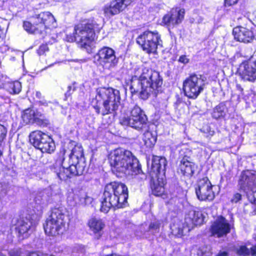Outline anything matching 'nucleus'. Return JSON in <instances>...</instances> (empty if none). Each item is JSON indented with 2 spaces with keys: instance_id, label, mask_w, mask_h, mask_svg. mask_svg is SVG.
Instances as JSON below:
<instances>
[{
  "instance_id": "ddd939ff",
  "label": "nucleus",
  "mask_w": 256,
  "mask_h": 256,
  "mask_svg": "<svg viewBox=\"0 0 256 256\" xmlns=\"http://www.w3.org/2000/svg\"><path fill=\"white\" fill-rule=\"evenodd\" d=\"M240 188L248 194L254 192L256 189V172L254 170H246L242 172L238 180Z\"/></svg>"
},
{
  "instance_id": "dca6fc26",
  "label": "nucleus",
  "mask_w": 256,
  "mask_h": 256,
  "mask_svg": "<svg viewBox=\"0 0 256 256\" xmlns=\"http://www.w3.org/2000/svg\"><path fill=\"white\" fill-rule=\"evenodd\" d=\"M129 0H113L106 5L103 10L106 16H112L122 12L128 5Z\"/></svg>"
},
{
  "instance_id": "e433bc0d",
  "label": "nucleus",
  "mask_w": 256,
  "mask_h": 256,
  "mask_svg": "<svg viewBox=\"0 0 256 256\" xmlns=\"http://www.w3.org/2000/svg\"><path fill=\"white\" fill-rule=\"evenodd\" d=\"M236 254L240 256H246L250 254V250L245 246H241L236 249Z\"/></svg>"
},
{
  "instance_id": "c9c22d12",
  "label": "nucleus",
  "mask_w": 256,
  "mask_h": 256,
  "mask_svg": "<svg viewBox=\"0 0 256 256\" xmlns=\"http://www.w3.org/2000/svg\"><path fill=\"white\" fill-rule=\"evenodd\" d=\"M197 254L198 256H210L212 254L210 248L206 246L200 248Z\"/></svg>"
},
{
  "instance_id": "13d9d810",
  "label": "nucleus",
  "mask_w": 256,
  "mask_h": 256,
  "mask_svg": "<svg viewBox=\"0 0 256 256\" xmlns=\"http://www.w3.org/2000/svg\"><path fill=\"white\" fill-rule=\"evenodd\" d=\"M116 172V174H118V173L120 174L119 172Z\"/></svg>"
},
{
  "instance_id": "bf43d9fd",
  "label": "nucleus",
  "mask_w": 256,
  "mask_h": 256,
  "mask_svg": "<svg viewBox=\"0 0 256 256\" xmlns=\"http://www.w3.org/2000/svg\"><path fill=\"white\" fill-rule=\"evenodd\" d=\"M54 256L52 255V256Z\"/></svg>"
},
{
  "instance_id": "473e14b6",
  "label": "nucleus",
  "mask_w": 256,
  "mask_h": 256,
  "mask_svg": "<svg viewBox=\"0 0 256 256\" xmlns=\"http://www.w3.org/2000/svg\"><path fill=\"white\" fill-rule=\"evenodd\" d=\"M225 106L224 105L220 104L217 106L213 110L212 113V116L218 119L222 116H223L225 114Z\"/></svg>"
},
{
  "instance_id": "8fccbe9b",
  "label": "nucleus",
  "mask_w": 256,
  "mask_h": 256,
  "mask_svg": "<svg viewBox=\"0 0 256 256\" xmlns=\"http://www.w3.org/2000/svg\"><path fill=\"white\" fill-rule=\"evenodd\" d=\"M250 250V254L252 256H256V246H252Z\"/></svg>"
},
{
  "instance_id": "603ef678",
  "label": "nucleus",
  "mask_w": 256,
  "mask_h": 256,
  "mask_svg": "<svg viewBox=\"0 0 256 256\" xmlns=\"http://www.w3.org/2000/svg\"><path fill=\"white\" fill-rule=\"evenodd\" d=\"M217 256H228V253L226 252H220Z\"/></svg>"
},
{
  "instance_id": "5701e85b",
  "label": "nucleus",
  "mask_w": 256,
  "mask_h": 256,
  "mask_svg": "<svg viewBox=\"0 0 256 256\" xmlns=\"http://www.w3.org/2000/svg\"><path fill=\"white\" fill-rule=\"evenodd\" d=\"M190 228V226H187L186 223L178 219L174 220L170 226L172 234L178 236L183 235L185 230L189 231Z\"/></svg>"
},
{
  "instance_id": "79ce46f5",
  "label": "nucleus",
  "mask_w": 256,
  "mask_h": 256,
  "mask_svg": "<svg viewBox=\"0 0 256 256\" xmlns=\"http://www.w3.org/2000/svg\"><path fill=\"white\" fill-rule=\"evenodd\" d=\"M9 256H26L25 252L20 250L10 251L9 252Z\"/></svg>"
},
{
  "instance_id": "864d4df0",
  "label": "nucleus",
  "mask_w": 256,
  "mask_h": 256,
  "mask_svg": "<svg viewBox=\"0 0 256 256\" xmlns=\"http://www.w3.org/2000/svg\"><path fill=\"white\" fill-rule=\"evenodd\" d=\"M40 94H41L40 92H36V96L38 97H39L40 96Z\"/></svg>"
},
{
  "instance_id": "7ed1b4c3",
  "label": "nucleus",
  "mask_w": 256,
  "mask_h": 256,
  "mask_svg": "<svg viewBox=\"0 0 256 256\" xmlns=\"http://www.w3.org/2000/svg\"><path fill=\"white\" fill-rule=\"evenodd\" d=\"M128 198V188L124 184L116 182H110L104 188L100 210L107 213L112 208H122L127 204Z\"/></svg>"
},
{
  "instance_id": "2f4dec72",
  "label": "nucleus",
  "mask_w": 256,
  "mask_h": 256,
  "mask_svg": "<svg viewBox=\"0 0 256 256\" xmlns=\"http://www.w3.org/2000/svg\"><path fill=\"white\" fill-rule=\"evenodd\" d=\"M83 150L82 146H75L71 150L69 155L68 161H74V163H78V160H82Z\"/></svg>"
},
{
  "instance_id": "4be33fe9",
  "label": "nucleus",
  "mask_w": 256,
  "mask_h": 256,
  "mask_svg": "<svg viewBox=\"0 0 256 256\" xmlns=\"http://www.w3.org/2000/svg\"><path fill=\"white\" fill-rule=\"evenodd\" d=\"M62 166L60 168L58 172H56L58 177L62 180H66L72 176H74L70 170V166L64 158L62 164Z\"/></svg>"
},
{
  "instance_id": "72a5a7b5",
  "label": "nucleus",
  "mask_w": 256,
  "mask_h": 256,
  "mask_svg": "<svg viewBox=\"0 0 256 256\" xmlns=\"http://www.w3.org/2000/svg\"><path fill=\"white\" fill-rule=\"evenodd\" d=\"M9 88L11 93L18 94L21 91V84L18 81L11 82L9 84Z\"/></svg>"
},
{
  "instance_id": "4c0bfd02",
  "label": "nucleus",
  "mask_w": 256,
  "mask_h": 256,
  "mask_svg": "<svg viewBox=\"0 0 256 256\" xmlns=\"http://www.w3.org/2000/svg\"><path fill=\"white\" fill-rule=\"evenodd\" d=\"M39 14H36L32 17V20L33 22L34 23V24L36 26V27L38 28V32L40 33L42 32V22H41V19L39 18Z\"/></svg>"
},
{
  "instance_id": "1a4fd4ad",
  "label": "nucleus",
  "mask_w": 256,
  "mask_h": 256,
  "mask_svg": "<svg viewBox=\"0 0 256 256\" xmlns=\"http://www.w3.org/2000/svg\"><path fill=\"white\" fill-rule=\"evenodd\" d=\"M147 118L141 108L135 105L130 110V116L123 118L120 122L124 126H129L137 130H143L148 128Z\"/></svg>"
},
{
  "instance_id": "20e7f679",
  "label": "nucleus",
  "mask_w": 256,
  "mask_h": 256,
  "mask_svg": "<svg viewBox=\"0 0 256 256\" xmlns=\"http://www.w3.org/2000/svg\"><path fill=\"white\" fill-rule=\"evenodd\" d=\"M96 92L98 104L94 106L96 112L102 116L114 113L120 104L119 90L112 88H100Z\"/></svg>"
},
{
  "instance_id": "c756f323",
  "label": "nucleus",
  "mask_w": 256,
  "mask_h": 256,
  "mask_svg": "<svg viewBox=\"0 0 256 256\" xmlns=\"http://www.w3.org/2000/svg\"><path fill=\"white\" fill-rule=\"evenodd\" d=\"M74 200L75 204H86L90 203L92 201V198L88 196L87 194L84 191H78L74 194Z\"/></svg>"
},
{
  "instance_id": "b1692460",
  "label": "nucleus",
  "mask_w": 256,
  "mask_h": 256,
  "mask_svg": "<svg viewBox=\"0 0 256 256\" xmlns=\"http://www.w3.org/2000/svg\"><path fill=\"white\" fill-rule=\"evenodd\" d=\"M88 225L90 230L95 234L100 232L105 226L102 220L96 217L90 218L88 221Z\"/></svg>"
},
{
  "instance_id": "6e6552de",
  "label": "nucleus",
  "mask_w": 256,
  "mask_h": 256,
  "mask_svg": "<svg viewBox=\"0 0 256 256\" xmlns=\"http://www.w3.org/2000/svg\"><path fill=\"white\" fill-rule=\"evenodd\" d=\"M74 34V38H71L68 40L72 42L74 40L82 46L89 44L95 37L93 25L88 23H80L75 26Z\"/></svg>"
},
{
  "instance_id": "a211bd4d",
  "label": "nucleus",
  "mask_w": 256,
  "mask_h": 256,
  "mask_svg": "<svg viewBox=\"0 0 256 256\" xmlns=\"http://www.w3.org/2000/svg\"><path fill=\"white\" fill-rule=\"evenodd\" d=\"M240 75L244 80L254 82L256 80V60L241 66Z\"/></svg>"
},
{
  "instance_id": "58836bf2",
  "label": "nucleus",
  "mask_w": 256,
  "mask_h": 256,
  "mask_svg": "<svg viewBox=\"0 0 256 256\" xmlns=\"http://www.w3.org/2000/svg\"><path fill=\"white\" fill-rule=\"evenodd\" d=\"M201 131L204 133L206 136H212L214 134V131L208 125L204 126L201 129Z\"/></svg>"
},
{
  "instance_id": "37998d69",
  "label": "nucleus",
  "mask_w": 256,
  "mask_h": 256,
  "mask_svg": "<svg viewBox=\"0 0 256 256\" xmlns=\"http://www.w3.org/2000/svg\"><path fill=\"white\" fill-rule=\"evenodd\" d=\"M48 50V48L46 44H42L40 46L39 49L38 50V54L40 55L44 54Z\"/></svg>"
},
{
  "instance_id": "a18cd8bd",
  "label": "nucleus",
  "mask_w": 256,
  "mask_h": 256,
  "mask_svg": "<svg viewBox=\"0 0 256 256\" xmlns=\"http://www.w3.org/2000/svg\"><path fill=\"white\" fill-rule=\"evenodd\" d=\"M75 90L74 87L72 88L71 86H69L68 87V90L65 93L66 98L67 99L68 97H69L72 94L71 91L74 92Z\"/></svg>"
},
{
  "instance_id": "f3484780",
  "label": "nucleus",
  "mask_w": 256,
  "mask_h": 256,
  "mask_svg": "<svg viewBox=\"0 0 256 256\" xmlns=\"http://www.w3.org/2000/svg\"><path fill=\"white\" fill-rule=\"evenodd\" d=\"M184 9L173 8L162 18V22L169 26H174L180 24L184 19Z\"/></svg>"
},
{
  "instance_id": "f257e3e1",
  "label": "nucleus",
  "mask_w": 256,
  "mask_h": 256,
  "mask_svg": "<svg viewBox=\"0 0 256 256\" xmlns=\"http://www.w3.org/2000/svg\"><path fill=\"white\" fill-rule=\"evenodd\" d=\"M162 84V78L158 72L144 68L139 79L132 81L130 89L132 94H138L140 98L146 100L161 92Z\"/></svg>"
},
{
  "instance_id": "423d86ee",
  "label": "nucleus",
  "mask_w": 256,
  "mask_h": 256,
  "mask_svg": "<svg viewBox=\"0 0 256 256\" xmlns=\"http://www.w3.org/2000/svg\"><path fill=\"white\" fill-rule=\"evenodd\" d=\"M66 219V216L62 208H53L50 216L44 224L46 234L52 236L62 234L65 230Z\"/></svg>"
},
{
  "instance_id": "c85d7f7f",
  "label": "nucleus",
  "mask_w": 256,
  "mask_h": 256,
  "mask_svg": "<svg viewBox=\"0 0 256 256\" xmlns=\"http://www.w3.org/2000/svg\"><path fill=\"white\" fill-rule=\"evenodd\" d=\"M42 140L44 142L41 144L40 148L42 152L51 153L54 150L55 144L52 140L48 136H44Z\"/></svg>"
},
{
  "instance_id": "5fc2aeb1",
  "label": "nucleus",
  "mask_w": 256,
  "mask_h": 256,
  "mask_svg": "<svg viewBox=\"0 0 256 256\" xmlns=\"http://www.w3.org/2000/svg\"><path fill=\"white\" fill-rule=\"evenodd\" d=\"M106 256H120L114 254H112L111 255H107Z\"/></svg>"
},
{
  "instance_id": "6ab92c4d",
  "label": "nucleus",
  "mask_w": 256,
  "mask_h": 256,
  "mask_svg": "<svg viewBox=\"0 0 256 256\" xmlns=\"http://www.w3.org/2000/svg\"><path fill=\"white\" fill-rule=\"evenodd\" d=\"M232 33L235 40L244 43L252 42L254 38L253 32L244 27L234 28Z\"/></svg>"
},
{
  "instance_id": "f8f14e48",
  "label": "nucleus",
  "mask_w": 256,
  "mask_h": 256,
  "mask_svg": "<svg viewBox=\"0 0 256 256\" xmlns=\"http://www.w3.org/2000/svg\"><path fill=\"white\" fill-rule=\"evenodd\" d=\"M213 186L207 177L199 180L195 188L198 199L200 200H212L215 197Z\"/></svg>"
},
{
  "instance_id": "bb28decb",
  "label": "nucleus",
  "mask_w": 256,
  "mask_h": 256,
  "mask_svg": "<svg viewBox=\"0 0 256 256\" xmlns=\"http://www.w3.org/2000/svg\"><path fill=\"white\" fill-rule=\"evenodd\" d=\"M68 163L70 166V170H72L74 176H80L83 174L86 168L83 159L78 160V163H74V161H68Z\"/></svg>"
},
{
  "instance_id": "412c9836",
  "label": "nucleus",
  "mask_w": 256,
  "mask_h": 256,
  "mask_svg": "<svg viewBox=\"0 0 256 256\" xmlns=\"http://www.w3.org/2000/svg\"><path fill=\"white\" fill-rule=\"evenodd\" d=\"M204 218L202 212L200 211L190 210L186 214L185 222L187 226L192 227L193 225H199L202 223Z\"/></svg>"
},
{
  "instance_id": "3c124183",
  "label": "nucleus",
  "mask_w": 256,
  "mask_h": 256,
  "mask_svg": "<svg viewBox=\"0 0 256 256\" xmlns=\"http://www.w3.org/2000/svg\"><path fill=\"white\" fill-rule=\"evenodd\" d=\"M25 254H26V256H40L38 253L34 252L31 253L25 252Z\"/></svg>"
},
{
  "instance_id": "f03ea898",
  "label": "nucleus",
  "mask_w": 256,
  "mask_h": 256,
  "mask_svg": "<svg viewBox=\"0 0 256 256\" xmlns=\"http://www.w3.org/2000/svg\"><path fill=\"white\" fill-rule=\"evenodd\" d=\"M110 162L114 172L132 176L142 172L137 158L130 151L124 148H118L112 152Z\"/></svg>"
},
{
  "instance_id": "2eb2a0df",
  "label": "nucleus",
  "mask_w": 256,
  "mask_h": 256,
  "mask_svg": "<svg viewBox=\"0 0 256 256\" xmlns=\"http://www.w3.org/2000/svg\"><path fill=\"white\" fill-rule=\"evenodd\" d=\"M210 230L212 235L221 237L230 232V224L228 220L220 216L212 224Z\"/></svg>"
},
{
  "instance_id": "de8ad7c7",
  "label": "nucleus",
  "mask_w": 256,
  "mask_h": 256,
  "mask_svg": "<svg viewBox=\"0 0 256 256\" xmlns=\"http://www.w3.org/2000/svg\"><path fill=\"white\" fill-rule=\"evenodd\" d=\"M178 60L179 62L184 64H186L189 62V59L184 55L180 56Z\"/></svg>"
},
{
  "instance_id": "9d476101",
  "label": "nucleus",
  "mask_w": 256,
  "mask_h": 256,
  "mask_svg": "<svg viewBox=\"0 0 256 256\" xmlns=\"http://www.w3.org/2000/svg\"><path fill=\"white\" fill-rule=\"evenodd\" d=\"M160 40V36L157 32L146 31L138 36L136 42L147 53H155Z\"/></svg>"
},
{
  "instance_id": "cd10ccee",
  "label": "nucleus",
  "mask_w": 256,
  "mask_h": 256,
  "mask_svg": "<svg viewBox=\"0 0 256 256\" xmlns=\"http://www.w3.org/2000/svg\"><path fill=\"white\" fill-rule=\"evenodd\" d=\"M39 116L38 113H36L35 112L31 109H26L22 115L23 120L26 124L38 122H39L40 118H38Z\"/></svg>"
},
{
  "instance_id": "a19ab883",
  "label": "nucleus",
  "mask_w": 256,
  "mask_h": 256,
  "mask_svg": "<svg viewBox=\"0 0 256 256\" xmlns=\"http://www.w3.org/2000/svg\"><path fill=\"white\" fill-rule=\"evenodd\" d=\"M6 132V128L0 124V144H1L2 141L4 138Z\"/></svg>"
},
{
  "instance_id": "09e8293b",
  "label": "nucleus",
  "mask_w": 256,
  "mask_h": 256,
  "mask_svg": "<svg viewBox=\"0 0 256 256\" xmlns=\"http://www.w3.org/2000/svg\"><path fill=\"white\" fill-rule=\"evenodd\" d=\"M238 0H225V5L230 6L237 3Z\"/></svg>"
},
{
  "instance_id": "9b49d317",
  "label": "nucleus",
  "mask_w": 256,
  "mask_h": 256,
  "mask_svg": "<svg viewBox=\"0 0 256 256\" xmlns=\"http://www.w3.org/2000/svg\"><path fill=\"white\" fill-rule=\"evenodd\" d=\"M94 60L97 64L109 68L117 64L118 58L116 57L113 49L109 47H104L94 56Z\"/></svg>"
},
{
  "instance_id": "6e6d98bb",
  "label": "nucleus",
  "mask_w": 256,
  "mask_h": 256,
  "mask_svg": "<svg viewBox=\"0 0 256 256\" xmlns=\"http://www.w3.org/2000/svg\"><path fill=\"white\" fill-rule=\"evenodd\" d=\"M2 151L0 150V157L2 156Z\"/></svg>"
},
{
  "instance_id": "7c9ffc66",
  "label": "nucleus",
  "mask_w": 256,
  "mask_h": 256,
  "mask_svg": "<svg viewBox=\"0 0 256 256\" xmlns=\"http://www.w3.org/2000/svg\"><path fill=\"white\" fill-rule=\"evenodd\" d=\"M156 138L157 134L155 131L147 130L144 134L143 140L147 147H152L156 142Z\"/></svg>"
},
{
  "instance_id": "a878e982",
  "label": "nucleus",
  "mask_w": 256,
  "mask_h": 256,
  "mask_svg": "<svg viewBox=\"0 0 256 256\" xmlns=\"http://www.w3.org/2000/svg\"><path fill=\"white\" fill-rule=\"evenodd\" d=\"M44 136H48L44 133L42 132L41 131H34L30 133V142L34 146L40 149V148L41 144L44 142L42 140Z\"/></svg>"
},
{
  "instance_id": "f704fd0d",
  "label": "nucleus",
  "mask_w": 256,
  "mask_h": 256,
  "mask_svg": "<svg viewBox=\"0 0 256 256\" xmlns=\"http://www.w3.org/2000/svg\"><path fill=\"white\" fill-rule=\"evenodd\" d=\"M23 26L24 29L29 33L34 34L37 31L38 32V28L36 27L34 24H32L28 22H24Z\"/></svg>"
},
{
  "instance_id": "49530a36",
  "label": "nucleus",
  "mask_w": 256,
  "mask_h": 256,
  "mask_svg": "<svg viewBox=\"0 0 256 256\" xmlns=\"http://www.w3.org/2000/svg\"><path fill=\"white\" fill-rule=\"evenodd\" d=\"M159 228L160 224L158 222H154L153 223H151L149 226L150 229L154 230H158Z\"/></svg>"
},
{
  "instance_id": "4468645a",
  "label": "nucleus",
  "mask_w": 256,
  "mask_h": 256,
  "mask_svg": "<svg viewBox=\"0 0 256 256\" xmlns=\"http://www.w3.org/2000/svg\"><path fill=\"white\" fill-rule=\"evenodd\" d=\"M37 222L31 216H28L20 220L16 228L20 235L27 237L34 230Z\"/></svg>"
},
{
  "instance_id": "ea45409f",
  "label": "nucleus",
  "mask_w": 256,
  "mask_h": 256,
  "mask_svg": "<svg viewBox=\"0 0 256 256\" xmlns=\"http://www.w3.org/2000/svg\"><path fill=\"white\" fill-rule=\"evenodd\" d=\"M248 198L251 202L250 206H252L253 204H256V189L254 190V192L248 194Z\"/></svg>"
},
{
  "instance_id": "4d7b16f0",
  "label": "nucleus",
  "mask_w": 256,
  "mask_h": 256,
  "mask_svg": "<svg viewBox=\"0 0 256 256\" xmlns=\"http://www.w3.org/2000/svg\"><path fill=\"white\" fill-rule=\"evenodd\" d=\"M142 176H145L144 174H142Z\"/></svg>"
},
{
  "instance_id": "393cba45",
  "label": "nucleus",
  "mask_w": 256,
  "mask_h": 256,
  "mask_svg": "<svg viewBox=\"0 0 256 256\" xmlns=\"http://www.w3.org/2000/svg\"><path fill=\"white\" fill-rule=\"evenodd\" d=\"M38 18L41 19L42 32L48 28L56 22L53 15L48 12L40 13Z\"/></svg>"
},
{
  "instance_id": "39448f33",
  "label": "nucleus",
  "mask_w": 256,
  "mask_h": 256,
  "mask_svg": "<svg viewBox=\"0 0 256 256\" xmlns=\"http://www.w3.org/2000/svg\"><path fill=\"white\" fill-rule=\"evenodd\" d=\"M167 162L165 158L158 156H154L152 159L150 174L152 177L151 188L152 194L157 196H161L163 198H166L164 184L159 178H156L158 174L161 172H164Z\"/></svg>"
},
{
  "instance_id": "aec40b11",
  "label": "nucleus",
  "mask_w": 256,
  "mask_h": 256,
  "mask_svg": "<svg viewBox=\"0 0 256 256\" xmlns=\"http://www.w3.org/2000/svg\"><path fill=\"white\" fill-rule=\"evenodd\" d=\"M190 160V157L185 155L180 160V170L181 172L184 176L188 177L192 176L196 170L194 164Z\"/></svg>"
},
{
  "instance_id": "c03bdc74",
  "label": "nucleus",
  "mask_w": 256,
  "mask_h": 256,
  "mask_svg": "<svg viewBox=\"0 0 256 256\" xmlns=\"http://www.w3.org/2000/svg\"><path fill=\"white\" fill-rule=\"evenodd\" d=\"M242 199V194L239 193L235 194L233 198H232L231 201L232 202H237Z\"/></svg>"
},
{
  "instance_id": "0eeeda50",
  "label": "nucleus",
  "mask_w": 256,
  "mask_h": 256,
  "mask_svg": "<svg viewBox=\"0 0 256 256\" xmlns=\"http://www.w3.org/2000/svg\"><path fill=\"white\" fill-rule=\"evenodd\" d=\"M206 78L202 75L192 74L183 82V89L186 96L196 98L203 91Z\"/></svg>"
}]
</instances>
